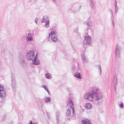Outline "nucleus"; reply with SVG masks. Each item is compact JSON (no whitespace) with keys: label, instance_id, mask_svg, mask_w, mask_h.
<instances>
[{"label":"nucleus","instance_id":"obj_5","mask_svg":"<svg viewBox=\"0 0 124 124\" xmlns=\"http://www.w3.org/2000/svg\"><path fill=\"white\" fill-rule=\"evenodd\" d=\"M6 96V93L3 85L0 84V98L4 99Z\"/></svg>","mask_w":124,"mask_h":124},{"label":"nucleus","instance_id":"obj_14","mask_svg":"<svg viewBox=\"0 0 124 124\" xmlns=\"http://www.w3.org/2000/svg\"><path fill=\"white\" fill-rule=\"evenodd\" d=\"M73 75L75 77L79 79H81L82 78L80 73L78 72L75 73Z\"/></svg>","mask_w":124,"mask_h":124},{"label":"nucleus","instance_id":"obj_37","mask_svg":"<svg viewBox=\"0 0 124 124\" xmlns=\"http://www.w3.org/2000/svg\"><path fill=\"white\" fill-rule=\"evenodd\" d=\"M17 124H23L21 123H19Z\"/></svg>","mask_w":124,"mask_h":124},{"label":"nucleus","instance_id":"obj_24","mask_svg":"<svg viewBox=\"0 0 124 124\" xmlns=\"http://www.w3.org/2000/svg\"><path fill=\"white\" fill-rule=\"evenodd\" d=\"M96 67L97 69L99 70L100 74L101 75V66L99 65H98Z\"/></svg>","mask_w":124,"mask_h":124},{"label":"nucleus","instance_id":"obj_36","mask_svg":"<svg viewBox=\"0 0 124 124\" xmlns=\"http://www.w3.org/2000/svg\"><path fill=\"white\" fill-rule=\"evenodd\" d=\"M52 1L54 3H56V0H52Z\"/></svg>","mask_w":124,"mask_h":124},{"label":"nucleus","instance_id":"obj_7","mask_svg":"<svg viewBox=\"0 0 124 124\" xmlns=\"http://www.w3.org/2000/svg\"><path fill=\"white\" fill-rule=\"evenodd\" d=\"M67 103L68 107H70V109H72L73 116H74V109L73 107L74 104L72 101L70 99H69L67 101Z\"/></svg>","mask_w":124,"mask_h":124},{"label":"nucleus","instance_id":"obj_8","mask_svg":"<svg viewBox=\"0 0 124 124\" xmlns=\"http://www.w3.org/2000/svg\"><path fill=\"white\" fill-rule=\"evenodd\" d=\"M32 60V63L33 65H37L40 64V61L38 57L37 54L35 56Z\"/></svg>","mask_w":124,"mask_h":124},{"label":"nucleus","instance_id":"obj_21","mask_svg":"<svg viewBox=\"0 0 124 124\" xmlns=\"http://www.w3.org/2000/svg\"><path fill=\"white\" fill-rule=\"evenodd\" d=\"M46 78L47 79H50L51 78V75L49 73H47L45 74Z\"/></svg>","mask_w":124,"mask_h":124},{"label":"nucleus","instance_id":"obj_27","mask_svg":"<svg viewBox=\"0 0 124 124\" xmlns=\"http://www.w3.org/2000/svg\"><path fill=\"white\" fill-rule=\"evenodd\" d=\"M86 24L88 27L90 26L92 24V23L91 22H88L86 23Z\"/></svg>","mask_w":124,"mask_h":124},{"label":"nucleus","instance_id":"obj_12","mask_svg":"<svg viewBox=\"0 0 124 124\" xmlns=\"http://www.w3.org/2000/svg\"><path fill=\"white\" fill-rule=\"evenodd\" d=\"M109 11L111 13V18L112 20V23L113 26V28L114 29H115L114 23V17L113 15L112 12V10L111 9H110L109 10Z\"/></svg>","mask_w":124,"mask_h":124},{"label":"nucleus","instance_id":"obj_35","mask_svg":"<svg viewBox=\"0 0 124 124\" xmlns=\"http://www.w3.org/2000/svg\"><path fill=\"white\" fill-rule=\"evenodd\" d=\"M46 113L47 114V115L48 117V118H49V114H48V112H46Z\"/></svg>","mask_w":124,"mask_h":124},{"label":"nucleus","instance_id":"obj_15","mask_svg":"<svg viewBox=\"0 0 124 124\" xmlns=\"http://www.w3.org/2000/svg\"><path fill=\"white\" fill-rule=\"evenodd\" d=\"M120 47L117 45V58H119L120 56Z\"/></svg>","mask_w":124,"mask_h":124},{"label":"nucleus","instance_id":"obj_30","mask_svg":"<svg viewBox=\"0 0 124 124\" xmlns=\"http://www.w3.org/2000/svg\"><path fill=\"white\" fill-rule=\"evenodd\" d=\"M116 1L115 0V13H116Z\"/></svg>","mask_w":124,"mask_h":124},{"label":"nucleus","instance_id":"obj_25","mask_svg":"<svg viewBox=\"0 0 124 124\" xmlns=\"http://www.w3.org/2000/svg\"><path fill=\"white\" fill-rule=\"evenodd\" d=\"M51 101V98L50 97H47L46 98L45 100V102L46 103H47L50 102Z\"/></svg>","mask_w":124,"mask_h":124},{"label":"nucleus","instance_id":"obj_22","mask_svg":"<svg viewBox=\"0 0 124 124\" xmlns=\"http://www.w3.org/2000/svg\"><path fill=\"white\" fill-rule=\"evenodd\" d=\"M20 63L22 65H23L25 63V61L24 59L22 58L20 59Z\"/></svg>","mask_w":124,"mask_h":124},{"label":"nucleus","instance_id":"obj_31","mask_svg":"<svg viewBox=\"0 0 124 124\" xmlns=\"http://www.w3.org/2000/svg\"><path fill=\"white\" fill-rule=\"evenodd\" d=\"M119 107L121 108H123V107H124V105L122 103H121L119 105Z\"/></svg>","mask_w":124,"mask_h":124},{"label":"nucleus","instance_id":"obj_23","mask_svg":"<svg viewBox=\"0 0 124 124\" xmlns=\"http://www.w3.org/2000/svg\"><path fill=\"white\" fill-rule=\"evenodd\" d=\"M96 67L97 69L99 70L100 74L101 75V66L99 65H98Z\"/></svg>","mask_w":124,"mask_h":124},{"label":"nucleus","instance_id":"obj_20","mask_svg":"<svg viewBox=\"0 0 124 124\" xmlns=\"http://www.w3.org/2000/svg\"><path fill=\"white\" fill-rule=\"evenodd\" d=\"M45 27L46 28H48L50 27V21H48L45 22Z\"/></svg>","mask_w":124,"mask_h":124},{"label":"nucleus","instance_id":"obj_34","mask_svg":"<svg viewBox=\"0 0 124 124\" xmlns=\"http://www.w3.org/2000/svg\"><path fill=\"white\" fill-rule=\"evenodd\" d=\"M116 48H115V56H116Z\"/></svg>","mask_w":124,"mask_h":124},{"label":"nucleus","instance_id":"obj_19","mask_svg":"<svg viewBox=\"0 0 124 124\" xmlns=\"http://www.w3.org/2000/svg\"><path fill=\"white\" fill-rule=\"evenodd\" d=\"M49 20V17L47 16H45L44 17L43 19L42 20L41 22L42 23H44L46 21Z\"/></svg>","mask_w":124,"mask_h":124},{"label":"nucleus","instance_id":"obj_13","mask_svg":"<svg viewBox=\"0 0 124 124\" xmlns=\"http://www.w3.org/2000/svg\"><path fill=\"white\" fill-rule=\"evenodd\" d=\"M82 124H92L90 120L87 119H83L82 120Z\"/></svg>","mask_w":124,"mask_h":124},{"label":"nucleus","instance_id":"obj_3","mask_svg":"<svg viewBox=\"0 0 124 124\" xmlns=\"http://www.w3.org/2000/svg\"><path fill=\"white\" fill-rule=\"evenodd\" d=\"M57 32L55 30L51 31L49 33L48 38L53 42L56 41L57 40Z\"/></svg>","mask_w":124,"mask_h":124},{"label":"nucleus","instance_id":"obj_9","mask_svg":"<svg viewBox=\"0 0 124 124\" xmlns=\"http://www.w3.org/2000/svg\"><path fill=\"white\" fill-rule=\"evenodd\" d=\"M113 74L114 75L112 82L113 84L114 87V89L115 91H116V76L115 72L114 71H113Z\"/></svg>","mask_w":124,"mask_h":124},{"label":"nucleus","instance_id":"obj_10","mask_svg":"<svg viewBox=\"0 0 124 124\" xmlns=\"http://www.w3.org/2000/svg\"><path fill=\"white\" fill-rule=\"evenodd\" d=\"M26 40L27 41L29 42L33 40V35L31 33H29L27 37H26Z\"/></svg>","mask_w":124,"mask_h":124},{"label":"nucleus","instance_id":"obj_28","mask_svg":"<svg viewBox=\"0 0 124 124\" xmlns=\"http://www.w3.org/2000/svg\"><path fill=\"white\" fill-rule=\"evenodd\" d=\"M59 114L58 113H56V120L57 121V123L58 122V121L59 119Z\"/></svg>","mask_w":124,"mask_h":124},{"label":"nucleus","instance_id":"obj_1","mask_svg":"<svg viewBox=\"0 0 124 124\" xmlns=\"http://www.w3.org/2000/svg\"><path fill=\"white\" fill-rule=\"evenodd\" d=\"M99 88L96 87H93V99L97 104H101L102 102V100L103 97V94L101 92L99 91Z\"/></svg>","mask_w":124,"mask_h":124},{"label":"nucleus","instance_id":"obj_16","mask_svg":"<svg viewBox=\"0 0 124 124\" xmlns=\"http://www.w3.org/2000/svg\"><path fill=\"white\" fill-rule=\"evenodd\" d=\"M81 56L83 63H85L87 62V60L84 53L81 54Z\"/></svg>","mask_w":124,"mask_h":124},{"label":"nucleus","instance_id":"obj_6","mask_svg":"<svg viewBox=\"0 0 124 124\" xmlns=\"http://www.w3.org/2000/svg\"><path fill=\"white\" fill-rule=\"evenodd\" d=\"M92 42L91 37L89 35H85L84 37V39L83 42L84 44L90 45Z\"/></svg>","mask_w":124,"mask_h":124},{"label":"nucleus","instance_id":"obj_29","mask_svg":"<svg viewBox=\"0 0 124 124\" xmlns=\"http://www.w3.org/2000/svg\"><path fill=\"white\" fill-rule=\"evenodd\" d=\"M94 3L92 1H91L90 2V7L92 8H93V7L94 6Z\"/></svg>","mask_w":124,"mask_h":124},{"label":"nucleus","instance_id":"obj_17","mask_svg":"<svg viewBox=\"0 0 124 124\" xmlns=\"http://www.w3.org/2000/svg\"><path fill=\"white\" fill-rule=\"evenodd\" d=\"M85 107L87 109H89L92 108V106L90 103H87L85 104Z\"/></svg>","mask_w":124,"mask_h":124},{"label":"nucleus","instance_id":"obj_4","mask_svg":"<svg viewBox=\"0 0 124 124\" xmlns=\"http://www.w3.org/2000/svg\"><path fill=\"white\" fill-rule=\"evenodd\" d=\"M35 56V51L33 50H31L28 52L26 55V59L28 61L32 60Z\"/></svg>","mask_w":124,"mask_h":124},{"label":"nucleus","instance_id":"obj_18","mask_svg":"<svg viewBox=\"0 0 124 124\" xmlns=\"http://www.w3.org/2000/svg\"><path fill=\"white\" fill-rule=\"evenodd\" d=\"M11 78L12 86L13 88H14L16 86V82L14 77L12 76Z\"/></svg>","mask_w":124,"mask_h":124},{"label":"nucleus","instance_id":"obj_11","mask_svg":"<svg viewBox=\"0 0 124 124\" xmlns=\"http://www.w3.org/2000/svg\"><path fill=\"white\" fill-rule=\"evenodd\" d=\"M72 112L71 109H70V108H68L67 110V112L66 113V115L67 116H71L73 117L75 116V113H74V116H73Z\"/></svg>","mask_w":124,"mask_h":124},{"label":"nucleus","instance_id":"obj_32","mask_svg":"<svg viewBox=\"0 0 124 124\" xmlns=\"http://www.w3.org/2000/svg\"><path fill=\"white\" fill-rule=\"evenodd\" d=\"M38 19L37 18H35V22L36 23V24L38 23Z\"/></svg>","mask_w":124,"mask_h":124},{"label":"nucleus","instance_id":"obj_26","mask_svg":"<svg viewBox=\"0 0 124 124\" xmlns=\"http://www.w3.org/2000/svg\"><path fill=\"white\" fill-rule=\"evenodd\" d=\"M42 87L44 88L47 91L48 93V94H49V93L48 89H47L45 85H43L42 86Z\"/></svg>","mask_w":124,"mask_h":124},{"label":"nucleus","instance_id":"obj_33","mask_svg":"<svg viewBox=\"0 0 124 124\" xmlns=\"http://www.w3.org/2000/svg\"><path fill=\"white\" fill-rule=\"evenodd\" d=\"M29 124H36V123L35 122L33 123L32 121H30V122Z\"/></svg>","mask_w":124,"mask_h":124},{"label":"nucleus","instance_id":"obj_2","mask_svg":"<svg viewBox=\"0 0 124 124\" xmlns=\"http://www.w3.org/2000/svg\"><path fill=\"white\" fill-rule=\"evenodd\" d=\"M93 87H91V91L90 92L86 93L83 96V98L85 100H88L91 101L93 99Z\"/></svg>","mask_w":124,"mask_h":124}]
</instances>
